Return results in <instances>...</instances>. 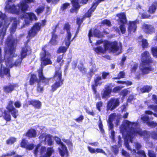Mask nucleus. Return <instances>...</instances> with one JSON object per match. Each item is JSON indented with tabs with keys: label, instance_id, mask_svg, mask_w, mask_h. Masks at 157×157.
I'll use <instances>...</instances> for the list:
<instances>
[{
	"label": "nucleus",
	"instance_id": "nucleus-1",
	"mask_svg": "<svg viewBox=\"0 0 157 157\" xmlns=\"http://www.w3.org/2000/svg\"><path fill=\"white\" fill-rule=\"evenodd\" d=\"M125 124L128 128V130H126L127 127L124 125H122L121 130L124 132L126 131V137L131 143L133 142V139L136 136H139L141 137H147L149 136L148 132L146 130H143L141 128L139 127H133L131 125L136 126L138 123L135 122H131L128 120L125 121Z\"/></svg>",
	"mask_w": 157,
	"mask_h": 157
},
{
	"label": "nucleus",
	"instance_id": "nucleus-2",
	"mask_svg": "<svg viewBox=\"0 0 157 157\" xmlns=\"http://www.w3.org/2000/svg\"><path fill=\"white\" fill-rule=\"evenodd\" d=\"M17 40L14 37H11L7 39L6 42L8 47V52L10 56L8 57L6 60V64L10 68L13 67L19 66L21 64L23 59L21 57L16 59L14 63L13 58L16 57L17 54H15L16 51V47L17 44Z\"/></svg>",
	"mask_w": 157,
	"mask_h": 157
},
{
	"label": "nucleus",
	"instance_id": "nucleus-3",
	"mask_svg": "<svg viewBox=\"0 0 157 157\" xmlns=\"http://www.w3.org/2000/svg\"><path fill=\"white\" fill-rule=\"evenodd\" d=\"M0 18L3 21V22L0 21V28L3 25L0 33H2L4 35L6 33V30L10 24V20L11 21H13V22L10 27V32L11 33H14L17 29V25H19L20 21L17 19L16 17H11L10 19L5 14L2 13L0 11ZM2 51L1 47H0V63L2 61Z\"/></svg>",
	"mask_w": 157,
	"mask_h": 157
},
{
	"label": "nucleus",
	"instance_id": "nucleus-4",
	"mask_svg": "<svg viewBox=\"0 0 157 157\" xmlns=\"http://www.w3.org/2000/svg\"><path fill=\"white\" fill-rule=\"evenodd\" d=\"M13 102L12 101H9L6 108L7 110L4 109L2 108H0V117H2L7 122L11 120V117L10 114L15 119L18 116V111L16 108H20L21 106V102L18 101L14 103V107L13 105Z\"/></svg>",
	"mask_w": 157,
	"mask_h": 157
},
{
	"label": "nucleus",
	"instance_id": "nucleus-5",
	"mask_svg": "<svg viewBox=\"0 0 157 157\" xmlns=\"http://www.w3.org/2000/svg\"><path fill=\"white\" fill-rule=\"evenodd\" d=\"M141 60L140 70L142 75L148 74L154 70V68L150 65L153 63V60L148 51H145L141 54Z\"/></svg>",
	"mask_w": 157,
	"mask_h": 157
},
{
	"label": "nucleus",
	"instance_id": "nucleus-6",
	"mask_svg": "<svg viewBox=\"0 0 157 157\" xmlns=\"http://www.w3.org/2000/svg\"><path fill=\"white\" fill-rule=\"evenodd\" d=\"M53 78L56 81L52 85L51 91L54 92L63 84L64 79L62 78V72L60 67H56Z\"/></svg>",
	"mask_w": 157,
	"mask_h": 157
},
{
	"label": "nucleus",
	"instance_id": "nucleus-7",
	"mask_svg": "<svg viewBox=\"0 0 157 157\" xmlns=\"http://www.w3.org/2000/svg\"><path fill=\"white\" fill-rule=\"evenodd\" d=\"M10 11L16 13L17 15H20L19 17L21 19H25V24L23 26L21 27L22 28L24 25L28 26L30 23L33 20L36 21L37 17L33 13H27L25 12L26 10H9Z\"/></svg>",
	"mask_w": 157,
	"mask_h": 157
},
{
	"label": "nucleus",
	"instance_id": "nucleus-8",
	"mask_svg": "<svg viewBox=\"0 0 157 157\" xmlns=\"http://www.w3.org/2000/svg\"><path fill=\"white\" fill-rule=\"evenodd\" d=\"M48 45L46 44L43 46L41 48L42 51L40 53V60L41 64L44 66L52 64L51 59V54L47 50V48Z\"/></svg>",
	"mask_w": 157,
	"mask_h": 157
},
{
	"label": "nucleus",
	"instance_id": "nucleus-9",
	"mask_svg": "<svg viewBox=\"0 0 157 157\" xmlns=\"http://www.w3.org/2000/svg\"><path fill=\"white\" fill-rule=\"evenodd\" d=\"M46 21V20L44 19L42 20V23L37 22L33 25L28 32L27 38H28V41L37 35L38 32L41 29V27L45 25Z\"/></svg>",
	"mask_w": 157,
	"mask_h": 157
},
{
	"label": "nucleus",
	"instance_id": "nucleus-10",
	"mask_svg": "<svg viewBox=\"0 0 157 157\" xmlns=\"http://www.w3.org/2000/svg\"><path fill=\"white\" fill-rule=\"evenodd\" d=\"M105 50H109L111 52L115 53L120 50L117 55L121 53L122 45H118V42L116 41H110L106 40L105 41L103 44Z\"/></svg>",
	"mask_w": 157,
	"mask_h": 157
},
{
	"label": "nucleus",
	"instance_id": "nucleus-11",
	"mask_svg": "<svg viewBox=\"0 0 157 157\" xmlns=\"http://www.w3.org/2000/svg\"><path fill=\"white\" fill-rule=\"evenodd\" d=\"M120 104L119 98H111L108 101L107 105V110L112 111L119 106Z\"/></svg>",
	"mask_w": 157,
	"mask_h": 157
},
{
	"label": "nucleus",
	"instance_id": "nucleus-12",
	"mask_svg": "<svg viewBox=\"0 0 157 157\" xmlns=\"http://www.w3.org/2000/svg\"><path fill=\"white\" fill-rule=\"evenodd\" d=\"M39 77L38 82H39L42 83L44 86L48 85L49 81L51 78H47L44 75L43 73V68L41 67L37 70Z\"/></svg>",
	"mask_w": 157,
	"mask_h": 157
},
{
	"label": "nucleus",
	"instance_id": "nucleus-13",
	"mask_svg": "<svg viewBox=\"0 0 157 157\" xmlns=\"http://www.w3.org/2000/svg\"><path fill=\"white\" fill-rule=\"evenodd\" d=\"M28 41L27 40L26 44H25L24 46L21 48V50L20 52V57L22 59H23L26 56L31 54L32 52L30 46L27 45V43L29 41Z\"/></svg>",
	"mask_w": 157,
	"mask_h": 157
},
{
	"label": "nucleus",
	"instance_id": "nucleus-14",
	"mask_svg": "<svg viewBox=\"0 0 157 157\" xmlns=\"http://www.w3.org/2000/svg\"><path fill=\"white\" fill-rule=\"evenodd\" d=\"M29 105H32L35 109H39L41 104L39 100L33 99L28 101L23 106L24 107H28Z\"/></svg>",
	"mask_w": 157,
	"mask_h": 157
},
{
	"label": "nucleus",
	"instance_id": "nucleus-15",
	"mask_svg": "<svg viewBox=\"0 0 157 157\" xmlns=\"http://www.w3.org/2000/svg\"><path fill=\"white\" fill-rule=\"evenodd\" d=\"M10 68L6 67L0 68V77L1 78H4L5 77L7 79H10L11 76L10 73Z\"/></svg>",
	"mask_w": 157,
	"mask_h": 157
},
{
	"label": "nucleus",
	"instance_id": "nucleus-16",
	"mask_svg": "<svg viewBox=\"0 0 157 157\" xmlns=\"http://www.w3.org/2000/svg\"><path fill=\"white\" fill-rule=\"evenodd\" d=\"M139 23L138 21L136 20L134 21H129L128 26V30L129 32L134 33L136 30L137 26V24Z\"/></svg>",
	"mask_w": 157,
	"mask_h": 157
},
{
	"label": "nucleus",
	"instance_id": "nucleus-17",
	"mask_svg": "<svg viewBox=\"0 0 157 157\" xmlns=\"http://www.w3.org/2000/svg\"><path fill=\"white\" fill-rule=\"evenodd\" d=\"M142 29L144 32L147 34H152L155 32V29L151 25L144 24Z\"/></svg>",
	"mask_w": 157,
	"mask_h": 157
},
{
	"label": "nucleus",
	"instance_id": "nucleus-18",
	"mask_svg": "<svg viewBox=\"0 0 157 157\" xmlns=\"http://www.w3.org/2000/svg\"><path fill=\"white\" fill-rule=\"evenodd\" d=\"M18 86V85L17 83H10L8 85L4 86L3 88L5 92L10 93L13 91L15 88Z\"/></svg>",
	"mask_w": 157,
	"mask_h": 157
},
{
	"label": "nucleus",
	"instance_id": "nucleus-19",
	"mask_svg": "<svg viewBox=\"0 0 157 157\" xmlns=\"http://www.w3.org/2000/svg\"><path fill=\"white\" fill-rule=\"evenodd\" d=\"M25 136L29 138H35L37 136L36 130L34 128H31L28 130L25 134Z\"/></svg>",
	"mask_w": 157,
	"mask_h": 157
},
{
	"label": "nucleus",
	"instance_id": "nucleus-20",
	"mask_svg": "<svg viewBox=\"0 0 157 157\" xmlns=\"http://www.w3.org/2000/svg\"><path fill=\"white\" fill-rule=\"evenodd\" d=\"M112 91V89L110 88L109 86L105 88V90L101 94V96L103 98H108L110 96V94Z\"/></svg>",
	"mask_w": 157,
	"mask_h": 157
},
{
	"label": "nucleus",
	"instance_id": "nucleus-21",
	"mask_svg": "<svg viewBox=\"0 0 157 157\" xmlns=\"http://www.w3.org/2000/svg\"><path fill=\"white\" fill-rule=\"evenodd\" d=\"M61 149L59 148V153L62 157H63L65 155L67 157L68 155V153L67 147L64 144L61 146Z\"/></svg>",
	"mask_w": 157,
	"mask_h": 157
},
{
	"label": "nucleus",
	"instance_id": "nucleus-22",
	"mask_svg": "<svg viewBox=\"0 0 157 157\" xmlns=\"http://www.w3.org/2000/svg\"><path fill=\"white\" fill-rule=\"evenodd\" d=\"M38 79L36 75L35 74H31L29 81V84L31 86H33L36 82H38Z\"/></svg>",
	"mask_w": 157,
	"mask_h": 157
},
{
	"label": "nucleus",
	"instance_id": "nucleus-23",
	"mask_svg": "<svg viewBox=\"0 0 157 157\" xmlns=\"http://www.w3.org/2000/svg\"><path fill=\"white\" fill-rule=\"evenodd\" d=\"M117 16L119 17L120 19V22L122 24H125L127 22V20L125 14L124 13H118Z\"/></svg>",
	"mask_w": 157,
	"mask_h": 157
},
{
	"label": "nucleus",
	"instance_id": "nucleus-24",
	"mask_svg": "<svg viewBox=\"0 0 157 157\" xmlns=\"http://www.w3.org/2000/svg\"><path fill=\"white\" fill-rule=\"evenodd\" d=\"M87 148L88 149V151L91 154L95 153L96 154L97 153H105V152L103 149H101L97 148L95 149L92 148L89 146H87Z\"/></svg>",
	"mask_w": 157,
	"mask_h": 157
},
{
	"label": "nucleus",
	"instance_id": "nucleus-25",
	"mask_svg": "<svg viewBox=\"0 0 157 157\" xmlns=\"http://www.w3.org/2000/svg\"><path fill=\"white\" fill-rule=\"evenodd\" d=\"M63 29L67 32V36H68V38H70V36H71V34L70 32L71 26L69 22H67L64 24Z\"/></svg>",
	"mask_w": 157,
	"mask_h": 157
},
{
	"label": "nucleus",
	"instance_id": "nucleus-26",
	"mask_svg": "<svg viewBox=\"0 0 157 157\" xmlns=\"http://www.w3.org/2000/svg\"><path fill=\"white\" fill-rule=\"evenodd\" d=\"M51 36L49 43L52 45H56L57 43L58 35L57 34L52 35Z\"/></svg>",
	"mask_w": 157,
	"mask_h": 157
},
{
	"label": "nucleus",
	"instance_id": "nucleus-27",
	"mask_svg": "<svg viewBox=\"0 0 157 157\" xmlns=\"http://www.w3.org/2000/svg\"><path fill=\"white\" fill-rule=\"evenodd\" d=\"M94 36L98 38H102L103 36V34L99 29H95L93 31Z\"/></svg>",
	"mask_w": 157,
	"mask_h": 157
},
{
	"label": "nucleus",
	"instance_id": "nucleus-28",
	"mask_svg": "<svg viewBox=\"0 0 157 157\" xmlns=\"http://www.w3.org/2000/svg\"><path fill=\"white\" fill-rule=\"evenodd\" d=\"M152 87L151 86L145 85L140 89L142 93H149L152 89Z\"/></svg>",
	"mask_w": 157,
	"mask_h": 157
},
{
	"label": "nucleus",
	"instance_id": "nucleus-29",
	"mask_svg": "<svg viewBox=\"0 0 157 157\" xmlns=\"http://www.w3.org/2000/svg\"><path fill=\"white\" fill-rule=\"evenodd\" d=\"M47 140L48 146H52L53 144V142L52 139V136L50 134H47L45 136L44 140L45 141Z\"/></svg>",
	"mask_w": 157,
	"mask_h": 157
},
{
	"label": "nucleus",
	"instance_id": "nucleus-30",
	"mask_svg": "<svg viewBox=\"0 0 157 157\" xmlns=\"http://www.w3.org/2000/svg\"><path fill=\"white\" fill-rule=\"evenodd\" d=\"M94 50L98 54H104L107 50H105L104 48L103 49L101 46H97L94 48Z\"/></svg>",
	"mask_w": 157,
	"mask_h": 157
},
{
	"label": "nucleus",
	"instance_id": "nucleus-31",
	"mask_svg": "<svg viewBox=\"0 0 157 157\" xmlns=\"http://www.w3.org/2000/svg\"><path fill=\"white\" fill-rule=\"evenodd\" d=\"M64 54H63L62 55H60L58 56L56 60V62L57 63H59L61 62V63L59 64L60 66H62L64 64V60L63 59Z\"/></svg>",
	"mask_w": 157,
	"mask_h": 157
},
{
	"label": "nucleus",
	"instance_id": "nucleus-32",
	"mask_svg": "<svg viewBox=\"0 0 157 157\" xmlns=\"http://www.w3.org/2000/svg\"><path fill=\"white\" fill-rule=\"evenodd\" d=\"M102 79L101 76L99 75H98L94 79V84H93L96 86L98 85H101V82H99Z\"/></svg>",
	"mask_w": 157,
	"mask_h": 157
},
{
	"label": "nucleus",
	"instance_id": "nucleus-33",
	"mask_svg": "<svg viewBox=\"0 0 157 157\" xmlns=\"http://www.w3.org/2000/svg\"><path fill=\"white\" fill-rule=\"evenodd\" d=\"M78 69L82 73L86 74V73L87 69L84 66L83 64L82 63H80L78 66Z\"/></svg>",
	"mask_w": 157,
	"mask_h": 157
},
{
	"label": "nucleus",
	"instance_id": "nucleus-34",
	"mask_svg": "<svg viewBox=\"0 0 157 157\" xmlns=\"http://www.w3.org/2000/svg\"><path fill=\"white\" fill-rule=\"evenodd\" d=\"M67 49L66 47L64 46H59L58 48L56 51V53L57 54L63 53L64 54V53L66 52Z\"/></svg>",
	"mask_w": 157,
	"mask_h": 157
},
{
	"label": "nucleus",
	"instance_id": "nucleus-35",
	"mask_svg": "<svg viewBox=\"0 0 157 157\" xmlns=\"http://www.w3.org/2000/svg\"><path fill=\"white\" fill-rule=\"evenodd\" d=\"M16 138L14 137H10L6 141V144L8 145L12 144L16 141Z\"/></svg>",
	"mask_w": 157,
	"mask_h": 157
},
{
	"label": "nucleus",
	"instance_id": "nucleus-36",
	"mask_svg": "<svg viewBox=\"0 0 157 157\" xmlns=\"http://www.w3.org/2000/svg\"><path fill=\"white\" fill-rule=\"evenodd\" d=\"M125 76V73L123 71H120L118 74L117 77L113 78V79H119L121 78H124Z\"/></svg>",
	"mask_w": 157,
	"mask_h": 157
},
{
	"label": "nucleus",
	"instance_id": "nucleus-37",
	"mask_svg": "<svg viewBox=\"0 0 157 157\" xmlns=\"http://www.w3.org/2000/svg\"><path fill=\"white\" fill-rule=\"evenodd\" d=\"M71 2L73 7L76 9H79L80 6L79 4V0H70Z\"/></svg>",
	"mask_w": 157,
	"mask_h": 157
},
{
	"label": "nucleus",
	"instance_id": "nucleus-38",
	"mask_svg": "<svg viewBox=\"0 0 157 157\" xmlns=\"http://www.w3.org/2000/svg\"><path fill=\"white\" fill-rule=\"evenodd\" d=\"M54 151V150L53 149V147H48L44 155L47 157H50Z\"/></svg>",
	"mask_w": 157,
	"mask_h": 157
},
{
	"label": "nucleus",
	"instance_id": "nucleus-39",
	"mask_svg": "<svg viewBox=\"0 0 157 157\" xmlns=\"http://www.w3.org/2000/svg\"><path fill=\"white\" fill-rule=\"evenodd\" d=\"M142 44L141 46L143 48H145L148 47V43L147 42V39L143 38L141 40Z\"/></svg>",
	"mask_w": 157,
	"mask_h": 157
},
{
	"label": "nucleus",
	"instance_id": "nucleus-40",
	"mask_svg": "<svg viewBox=\"0 0 157 157\" xmlns=\"http://www.w3.org/2000/svg\"><path fill=\"white\" fill-rule=\"evenodd\" d=\"M101 24L102 25H106L109 27H110L111 26V22L109 20L107 19H105L102 20Z\"/></svg>",
	"mask_w": 157,
	"mask_h": 157
},
{
	"label": "nucleus",
	"instance_id": "nucleus-41",
	"mask_svg": "<svg viewBox=\"0 0 157 157\" xmlns=\"http://www.w3.org/2000/svg\"><path fill=\"white\" fill-rule=\"evenodd\" d=\"M129 91L127 89H125L122 90L120 92L119 94L122 96V98H124L129 93Z\"/></svg>",
	"mask_w": 157,
	"mask_h": 157
},
{
	"label": "nucleus",
	"instance_id": "nucleus-42",
	"mask_svg": "<svg viewBox=\"0 0 157 157\" xmlns=\"http://www.w3.org/2000/svg\"><path fill=\"white\" fill-rule=\"evenodd\" d=\"M148 107L152 109L154 112L157 113V105H150ZM153 115L155 117H157V113H154Z\"/></svg>",
	"mask_w": 157,
	"mask_h": 157
},
{
	"label": "nucleus",
	"instance_id": "nucleus-43",
	"mask_svg": "<svg viewBox=\"0 0 157 157\" xmlns=\"http://www.w3.org/2000/svg\"><path fill=\"white\" fill-rule=\"evenodd\" d=\"M94 71L93 68H90L89 71L87 73L86 76L87 78L90 80L91 78L93 75L94 74Z\"/></svg>",
	"mask_w": 157,
	"mask_h": 157
},
{
	"label": "nucleus",
	"instance_id": "nucleus-44",
	"mask_svg": "<svg viewBox=\"0 0 157 157\" xmlns=\"http://www.w3.org/2000/svg\"><path fill=\"white\" fill-rule=\"evenodd\" d=\"M36 91L39 93H42L44 90V87L41 86V84L39 82H38L36 87Z\"/></svg>",
	"mask_w": 157,
	"mask_h": 157
},
{
	"label": "nucleus",
	"instance_id": "nucleus-45",
	"mask_svg": "<svg viewBox=\"0 0 157 157\" xmlns=\"http://www.w3.org/2000/svg\"><path fill=\"white\" fill-rule=\"evenodd\" d=\"M104 0H98L97 1H95V2H94L90 10H94L95 9L98 4Z\"/></svg>",
	"mask_w": 157,
	"mask_h": 157
},
{
	"label": "nucleus",
	"instance_id": "nucleus-46",
	"mask_svg": "<svg viewBox=\"0 0 157 157\" xmlns=\"http://www.w3.org/2000/svg\"><path fill=\"white\" fill-rule=\"evenodd\" d=\"M147 155L149 157H156V154L155 152L151 150H148Z\"/></svg>",
	"mask_w": 157,
	"mask_h": 157
},
{
	"label": "nucleus",
	"instance_id": "nucleus-47",
	"mask_svg": "<svg viewBox=\"0 0 157 157\" xmlns=\"http://www.w3.org/2000/svg\"><path fill=\"white\" fill-rule=\"evenodd\" d=\"M151 51L153 56L157 58V47H152Z\"/></svg>",
	"mask_w": 157,
	"mask_h": 157
},
{
	"label": "nucleus",
	"instance_id": "nucleus-48",
	"mask_svg": "<svg viewBox=\"0 0 157 157\" xmlns=\"http://www.w3.org/2000/svg\"><path fill=\"white\" fill-rule=\"evenodd\" d=\"M116 116L115 113L111 114L109 116L108 123H113L114 119Z\"/></svg>",
	"mask_w": 157,
	"mask_h": 157
},
{
	"label": "nucleus",
	"instance_id": "nucleus-49",
	"mask_svg": "<svg viewBox=\"0 0 157 157\" xmlns=\"http://www.w3.org/2000/svg\"><path fill=\"white\" fill-rule=\"evenodd\" d=\"M71 4L68 3H63L61 7V8L62 10L69 9L70 7Z\"/></svg>",
	"mask_w": 157,
	"mask_h": 157
},
{
	"label": "nucleus",
	"instance_id": "nucleus-50",
	"mask_svg": "<svg viewBox=\"0 0 157 157\" xmlns=\"http://www.w3.org/2000/svg\"><path fill=\"white\" fill-rule=\"evenodd\" d=\"M138 155L140 157H146V155L144 150H139L138 151L137 153Z\"/></svg>",
	"mask_w": 157,
	"mask_h": 157
},
{
	"label": "nucleus",
	"instance_id": "nucleus-51",
	"mask_svg": "<svg viewBox=\"0 0 157 157\" xmlns=\"http://www.w3.org/2000/svg\"><path fill=\"white\" fill-rule=\"evenodd\" d=\"M71 36L70 37V38L68 39V36H66L67 41H66L65 42V45H66V46L65 47H66V48H67V49L68 48L69 46H70V45L71 44V41L72 40H71Z\"/></svg>",
	"mask_w": 157,
	"mask_h": 157
},
{
	"label": "nucleus",
	"instance_id": "nucleus-52",
	"mask_svg": "<svg viewBox=\"0 0 157 157\" xmlns=\"http://www.w3.org/2000/svg\"><path fill=\"white\" fill-rule=\"evenodd\" d=\"M55 138V140L56 144H58L60 145L61 146H63L64 145V144L61 141L60 139L56 136H55L54 137Z\"/></svg>",
	"mask_w": 157,
	"mask_h": 157
},
{
	"label": "nucleus",
	"instance_id": "nucleus-53",
	"mask_svg": "<svg viewBox=\"0 0 157 157\" xmlns=\"http://www.w3.org/2000/svg\"><path fill=\"white\" fill-rule=\"evenodd\" d=\"M40 146L39 145H38L36 146L35 148L33 151L34 153L35 157H37L38 155V153L39 152V149Z\"/></svg>",
	"mask_w": 157,
	"mask_h": 157
},
{
	"label": "nucleus",
	"instance_id": "nucleus-54",
	"mask_svg": "<svg viewBox=\"0 0 157 157\" xmlns=\"http://www.w3.org/2000/svg\"><path fill=\"white\" fill-rule=\"evenodd\" d=\"M110 75L109 72L103 71L101 73V78L103 79H105L107 78V77Z\"/></svg>",
	"mask_w": 157,
	"mask_h": 157
},
{
	"label": "nucleus",
	"instance_id": "nucleus-55",
	"mask_svg": "<svg viewBox=\"0 0 157 157\" xmlns=\"http://www.w3.org/2000/svg\"><path fill=\"white\" fill-rule=\"evenodd\" d=\"M112 147V151L115 154L117 155L118 154L119 151L118 147L116 145L113 146Z\"/></svg>",
	"mask_w": 157,
	"mask_h": 157
},
{
	"label": "nucleus",
	"instance_id": "nucleus-56",
	"mask_svg": "<svg viewBox=\"0 0 157 157\" xmlns=\"http://www.w3.org/2000/svg\"><path fill=\"white\" fill-rule=\"evenodd\" d=\"M94 10H88V11L86 13L83 17L84 19L86 17H89L91 16L92 13Z\"/></svg>",
	"mask_w": 157,
	"mask_h": 157
},
{
	"label": "nucleus",
	"instance_id": "nucleus-57",
	"mask_svg": "<svg viewBox=\"0 0 157 157\" xmlns=\"http://www.w3.org/2000/svg\"><path fill=\"white\" fill-rule=\"evenodd\" d=\"M84 18H83V17L82 18H80L79 17H77L76 19V23L78 25V27H80L81 24L84 20Z\"/></svg>",
	"mask_w": 157,
	"mask_h": 157
},
{
	"label": "nucleus",
	"instance_id": "nucleus-58",
	"mask_svg": "<svg viewBox=\"0 0 157 157\" xmlns=\"http://www.w3.org/2000/svg\"><path fill=\"white\" fill-rule=\"evenodd\" d=\"M102 105L103 103L101 101H98L96 103V107L99 111H101V107L102 106Z\"/></svg>",
	"mask_w": 157,
	"mask_h": 157
},
{
	"label": "nucleus",
	"instance_id": "nucleus-59",
	"mask_svg": "<svg viewBox=\"0 0 157 157\" xmlns=\"http://www.w3.org/2000/svg\"><path fill=\"white\" fill-rule=\"evenodd\" d=\"M98 125L101 132L103 133H104L105 131L103 128V125L102 124V122L101 119L99 120V122Z\"/></svg>",
	"mask_w": 157,
	"mask_h": 157
},
{
	"label": "nucleus",
	"instance_id": "nucleus-60",
	"mask_svg": "<svg viewBox=\"0 0 157 157\" xmlns=\"http://www.w3.org/2000/svg\"><path fill=\"white\" fill-rule=\"evenodd\" d=\"M141 120L144 123H146L147 124V122L149 121V117L148 116H144L141 117Z\"/></svg>",
	"mask_w": 157,
	"mask_h": 157
},
{
	"label": "nucleus",
	"instance_id": "nucleus-61",
	"mask_svg": "<svg viewBox=\"0 0 157 157\" xmlns=\"http://www.w3.org/2000/svg\"><path fill=\"white\" fill-rule=\"evenodd\" d=\"M126 59L127 57L124 54H123L122 55L121 61L120 63V64L121 66H122L124 65V62L126 60Z\"/></svg>",
	"mask_w": 157,
	"mask_h": 157
},
{
	"label": "nucleus",
	"instance_id": "nucleus-62",
	"mask_svg": "<svg viewBox=\"0 0 157 157\" xmlns=\"http://www.w3.org/2000/svg\"><path fill=\"white\" fill-rule=\"evenodd\" d=\"M124 24H121L120 25L119 28L122 34H124L126 31V28Z\"/></svg>",
	"mask_w": 157,
	"mask_h": 157
},
{
	"label": "nucleus",
	"instance_id": "nucleus-63",
	"mask_svg": "<svg viewBox=\"0 0 157 157\" xmlns=\"http://www.w3.org/2000/svg\"><path fill=\"white\" fill-rule=\"evenodd\" d=\"M21 146V147L25 148L27 145V143L25 139H22L20 144Z\"/></svg>",
	"mask_w": 157,
	"mask_h": 157
},
{
	"label": "nucleus",
	"instance_id": "nucleus-64",
	"mask_svg": "<svg viewBox=\"0 0 157 157\" xmlns=\"http://www.w3.org/2000/svg\"><path fill=\"white\" fill-rule=\"evenodd\" d=\"M122 89V87L118 86H115L114 87L112 90V92L114 93L118 92Z\"/></svg>",
	"mask_w": 157,
	"mask_h": 157
}]
</instances>
